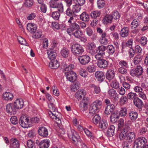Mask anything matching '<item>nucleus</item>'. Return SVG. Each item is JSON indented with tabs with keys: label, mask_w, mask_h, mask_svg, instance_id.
<instances>
[{
	"label": "nucleus",
	"mask_w": 148,
	"mask_h": 148,
	"mask_svg": "<svg viewBox=\"0 0 148 148\" xmlns=\"http://www.w3.org/2000/svg\"><path fill=\"white\" fill-rule=\"evenodd\" d=\"M129 116L131 120H135L137 117L138 114L136 112H131L129 114Z\"/></svg>",
	"instance_id": "obj_41"
},
{
	"label": "nucleus",
	"mask_w": 148,
	"mask_h": 148,
	"mask_svg": "<svg viewBox=\"0 0 148 148\" xmlns=\"http://www.w3.org/2000/svg\"><path fill=\"white\" fill-rule=\"evenodd\" d=\"M127 133H125L123 131L121 132L119 134V137L121 139H123L127 137Z\"/></svg>",
	"instance_id": "obj_61"
},
{
	"label": "nucleus",
	"mask_w": 148,
	"mask_h": 148,
	"mask_svg": "<svg viewBox=\"0 0 148 148\" xmlns=\"http://www.w3.org/2000/svg\"><path fill=\"white\" fill-rule=\"evenodd\" d=\"M27 146L29 148H35L34 143L30 140H28L27 143Z\"/></svg>",
	"instance_id": "obj_51"
},
{
	"label": "nucleus",
	"mask_w": 148,
	"mask_h": 148,
	"mask_svg": "<svg viewBox=\"0 0 148 148\" xmlns=\"http://www.w3.org/2000/svg\"><path fill=\"white\" fill-rule=\"evenodd\" d=\"M97 64L99 67L104 68L107 67L108 65L107 61L104 59L98 60Z\"/></svg>",
	"instance_id": "obj_19"
},
{
	"label": "nucleus",
	"mask_w": 148,
	"mask_h": 148,
	"mask_svg": "<svg viewBox=\"0 0 148 148\" xmlns=\"http://www.w3.org/2000/svg\"><path fill=\"white\" fill-rule=\"evenodd\" d=\"M49 145L48 140H43L40 142L39 147L40 148H48Z\"/></svg>",
	"instance_id": "obj_21"
},
{
	"label": "nucleus",
	"mask_w": 148,
	"mask_h": 148,
	"mask_svg": "<svg viewBox=\"0 0 148 148\" xmlns=\"http://www.w3.org/2000/svg\"><path fill=\"white\" fill-rule=\"evenodd\" d=\"M88 108V104L80 103L79 105V109L81 111L84 112Z\"/></svg>",
	"instance_id": "obj_40"
},
{
	"label": "nucleus",
	"mask_w": 148,
	"mask_h": 148,
	"mask_svg": "<svg viewBox=\"0 0 148 148\" xmlns=\"http://www.w3.org/2000/svg\"><path fill=\"white\" fill-rule=\"evenodd\" d=\"M142 60V56L139 55L136 56L134 59V62L135 65L139 64Z\"/></svg>",
	"instance_id": "obj_36"
},
{
	"label": "nucleus",
	"mask_w": 148,
	"mask_h": 148,
	"mask_svg": "<svg viewBox=\"0 0 148 148\" xmlns=\"http://www.w3.org/2000/svg\"><path fill=\"white\" fill-rule=\"evenodd\" d=\"M129 32V29L127 27H124L122 28L120 33L122 37H125L127 36Z\"/></svg>",
	"instance_id": "obj_26"
},
{
	"label": "nucleus",
	"mask_w": 148,
	"mask_h": 148,
	"mask_svg": "<svg viewBox=\"0 0 148 148\" xmlns=\"http://www.w3.org/2000/svg\"><path fill=\"white\" fill-rule=\"evenodd\" d=\"M119 117V114L117 111H115L112 113L110 116V121L113 123L116 122Z\"/></svg>",
	"instance_id": "obj_14"
},
{
	"label": "nucleus",
	"mask_w": 148,
	"mask_h": 148,
	"mask_svg": "<svg viewBox=\"0 0 148 148\" xmlns=\"http://www.w3.org/2000/svg\"><path fill=\"white\" fill-rule=\"evenodd\" d=\"M51 8H57L60 12L63 11V6L62 2L58 0H51L49 2Z\"/></svg>",
	"instance_id": "obj_4"
},
{
	"label": "nucleus",
	"mask_w": 148,
	"mask_h": 148,
	"mask_svg": "<svg viewBox=\"0 0 148 148\" xmlns=\"http://www.w3.org/2000/svg\"><path fill=\"white\" fill-rule=\"evenodd\" d=\"M112 17V18H114L115 19H117L119 18L120 17V15L118 12H114L111 15Z\"/></svg>",
	"instance_id": "obj_55"
},
{
	"label": "nucleus",
	"mask_w": 148,
	"mask_h": 148,
	"mask_svg": "<svg viewBox=\"0 0 148 148\" xmlns=\"http://www.w3.org/2000/svg\"><path fill=\"white\" fill-rule=\"evenodd\" d=\"M127 110L125 108H122L120 111V112H118L119 114V116H121V117H124L127 114Z\"/></svg>",
	"instance_id": "obj_50"
},
{
	"label": "nucleus",
	"mask_w": 148,
	"mask_h": 148,
	"mask_svg": "<svg viewBox=\"0 0 148 148\" xmlns=\"http://www.w3.org/2000/svg\"><path fill=\"white\" fill-rule=\"evenodd\" d=\"M61 53L63 57L66 58L68 56L69 51L66 48L64 47L61 50Z\"/></svg>",
	"instance_id": "obj_34"
},
{
	"label": "nucleus",
	"mask_w": 148,
	"mask_h": 148,
	"mask_svg": "<svg viewBox=\"0 0 148 148\" xmlns=\"http://www.w3.org/2000/svg\"><path fill=\"white\" fill-rule=\"evenodd\" d=\"M91 87L94 89V92L98 94L100 92V89L99 87L96 86L94 84H92Z\"/></svg>",
	"instance_id": "obj_52"
},
{
	"label": "nucleus",
	"mask_w": 148,
	"mask_h": 148,
	"mask_svg": "<svg viewBox=\"0 0 148 148\" xmlns=\"http://www.w3.org/2000/svg\"><path fill=\"white\" fill-rule=\"evenodd\" d=\"M101 102L98 100L93 103L89 108V112L87 114L89 118L92 117L94 114L99 111L101 108Z\"/></svg>",
	"instance_id": "obj_2"
},
{
	"label": "nucleus",
	"mask_w": 148,
	"mask_h": 148,
	"mask_svg": "<svg viewBox=\"0 0 148 148\" xmlns=\"http://www.w3.org/2000/svg\"><path fill=\"white\" fill-rule=\"evenodd\" d=\"M71 52L75 55H79L84 52L83 48L78 44H73L71 47Z\"/></svg>",
	"instance_id": "obj_5"
},
{
	"label": "nucleus",
	"mask_w": 148,
	"mask_h": 148,
	"mask_svg": "<svg viewBox=\"0 0 148 148\" xmlns=\"http://www.w3.org/2000/svg\"><path fill=\"white\" fill-rule=\"evenodd\" d=\"M78 60L82 64L86 65L90 62V58L88 55H85L79 56Z\"/></svg>",
	"instance_id": "obj_10"
},
{
	"label": "nucleus",
	"mask_w": 148,
	"mask_h": 148,
	"mask_svg": "<svg viewBox=\"0 0 148 148\" xmlns=\"http://www.w3.org/2000/svg\"><path fill=\"white\" fill-rule=\"evenodd\" d=\"M140 43L143 46H145L147 43V38L143 36L141 38L140 40Z\"/></svg>",
	"instance_id": "obj_53"
},
{
	"label": "nucleus",
	"mask_w": 148,
	"mask_h": 148,
	"mask_svg": "<svg viewBox=\"0 0 148 148\" xmlns=\"http://www.w3.org/2000/svg\"><path fill=\"white\" fill-rule=\"evenodd\" d=\"M135 135L134 132H129L127 133V139L129 140L130 142L132 141L134 139Z\"/></svg>",
	"instance_id": "obj_30"
},
{
	"label": "nucleus",
	"mask_w": 148,
	"mask_h": 148,
	"mask_svg": "<svg viewBox=\"0 0 148 148\" xmlns=\"http://www.w3.org/2000/svg\"><path fill=\"white\" fill-rule=\"evenodd\" d=\"M47 53L48 54V58L51 61L56 59V54L55 52L52 51H48Z\"/></svg>",
	"instance_id": "obj_33"
},
{
	"label": "nucleus",
	"mask_w": 148,
	"mask_h": 148,
	"mask_svg": "<svg viewBox=\"0 0 148 148\" xmlns=\"http://www.w3.org/2000/svg\"><path fill=\"white\" fill-rule=\"evenodd\" d=\"M133 102L135 105L138 108H141L143 106L141 101L138 97H135L134 99Z\"/></svg>",
	"instance_id": "obj_24"
},
{
	"label": "nucleus",
	"mask_w": 148,
	"mask_h": 148,
	"mask_svg": "<svg viewBox=\"0 0 148 148\" xmlns=\"http://www.w3.org/2000/svg\"><path fill=\"white\" fill-rule=\"evenodd\" d=\"M51 16L53 18L58 20L59 19L60 14L58 11L54 12L52 13Z\"/></svg>",
	"instance_id": "obj_48"
},
{
	"label": "nucleus",
	"mask_w": 148,
	"mask_h": 148,
	"mask_svg": "<svg viewBox=\"0 0 148 148\" xmlns=\"http://www.w3.org/2000/svg\"><path fill=\"white\" fill-rule=\"evenodd\" d=\"M80 86L79 83L77 82L74 85L71 86L70 88L71 91L75 92L79 89Z\"/></svg>",
	"instance_id": "obj_39"
},
{
	"label": "nucleus",
	"mask_w": 148,
	"mask_h": 148,
	"mask_svg": "<svg viewBox=\"0 0 148 148\" xmlns=\"http://www.w3.org/2000/svg\"><path fill=\"white\" fill-rule=\"evenodd\" d=\"M115 127L114 125H110L107 131V134L108 136L111 137L113 136L114 134Z\"/></svg>",
	"instance_id": "obj_32"
},
{
	"label": "nucleus",
	"mask_w": 148,
	"mask_h": 148,
	"mask_svg": "<svg viewBox=\"0 0 148 148\" xmlns=\"http://www.w3.org/2000/svg\"><path fill=\"white\" fill-rule=\"evenodd\" d=\"M96 77L98 79L99 81L102 82L104 77V74L103 72L100 71L96 72L95 74Z\"/></svg>",
	"instance_id": "obj_22"
},
{
	"label": "nucleus",
	"mask_w": 148,
	"mask_h": 148,
	"mask_svg": "<svg viewBox=\"0 0 148 148\" xmlns=\"http://www.w3.org/2000/svg\"><path fill=\"white\" fill-rule=\"evenodd\" d=\"M86 94V92L84 90H79L76 93L75 95V97L78 100H80L82 97H84Z\"/></svg>",
	"instance_id": "obj_13"
},
{
	"label": "nucleus",
	"mask_w": 148,
	"mask_h": 148,
	"mask_svg": "<svg viewBox=\"0 0 148 148\" xmlns=\"http://www.w3.org/2000/svg\"><path fill=\"white\" fill-rule=\"evenodd\" d=\"M147 142L146 139L144 138H140L135 141L134 145V148H143L144 144Z\"/></svg>",
	"instance_id": "obj_7"
},
{
	"label": "nucleus",
	"mask_w": 148,
	"mask_h": 148,
	"mask_svg": "<svg viewBox=\"0 0 148 148\" xmlns=\"http://www.w3.org/2000/svg\"><path fill=\"white\" fill-rule=\"evenodd\" d=\"M71 24L70 26V28L68 29L67 30V32L68 33L71 35V34L72 32L80 29V27L79 25L76 22H73H73L70 23Z\"/></svg>",
	"instance_id": "obj_9"
},
{
	"label": "nucleus",
	"mask_w": 148,
	"mask_h": 148,
	"mask_svg": "<svg viewBox=\"0 0 148 148\" xmlns=\"http://www.w3.org/2000/svg\"><path fill=\"white\" fill-rule=\"evenodd\" d=\"M108 124L107 123L103 120H101L100 121L99 123V127L102 129H106L107 127Z\"/></svg>",
	"instance_id": "obj_38"
},
{
	"label": "nucleus",
	"mask_w": 148,
	"mask_h": 148,
	"mask_svg": "<svg viewBox=\"0 0 148 148\" xmlns=\"http://www.w3.org/2000/svg\"><path fill=\"white\" fill-rule=\"evenodd\" d=\"M34 33V34L33 37L34 38H39L41 36V32L40 31H38L37 32H36L35 33Z\"/></svg>",
	"instance_id": "obj_57"
},
{
	"label": "nucleus",
	"mask_w": 148,
	"mask_h": 148,
	"mask_svg": "<svg viewBox=\"0 0 148 148\" xmlns=\"http://www.w3.org/2000/svg\"><path fill=\"white\" fill-rule=\"evenodd\" d=\"M131 24L132 25V28H135L138 26V23L136 19L134 20L131 23Z\"/></svg>",
	"instance_id": "obj_63"
},
{
	"label": "nucleus",
	"mask_w": 148,
	"mask_h": 148,
	"mask_svg": "<svg viewBox=\"0 0 148 148\" xmlns=\"http://www.w3.org/2000/svg\"><path fill=\"white\" fill-rule=\"evenodd\" d=\"M15 108H14L13 105L12 103H9L6 106V110L7 112L8 113H12Z\"/></svg>",
	"instance_id": "obj_37"
},
{
	"label": "nucleus",
	"mask_w": 148,
	"mask_h": 148,
	"mask_svg": "<svg viewBox=\"0 0 148 148\" xmlns=\"http://www.w3.org/2000/svg\"><path fill=\"white\" fill-rule=\"evenodd\" d=\"M107 51L110 55H112L114 52V48L112 45H108L106 47Z\"/></svg>",
	"instance_id": "obj_35"
},
{
	"label": "nucleus",
	"mask_w": 148,
	"mask_h": 148,
	"mask_svg": "<svg viewBox=\"0 0 148 148\" xmlns=\"http://www.w3.org/2000/svg\"><path fill=\"white\" fill-rule=\"evenodd\" d=\"M79 74L82 77H85L87 75L88 73L86 71L82 69L80 71Z\"/></svg>",
	"instance_id": "obj_60"
},
{
	"label": "nucleus",
	"mask_w": 148,
	"mask_h": 148,
	"mask_svg": "<svg viewBox=\"0 0 148 148\" xmlns=\"http://www.w3.org/2000/svg\"><path fill=\"white\" fill-rule=\"evenodd\" d=\"M33 3V0H25L24 4L26 7H30L32 5Z\"/></svg>",
	"instance_id": "obj_47"
},
{
	"label": "nucleus",
	"mask_w": 148,
	"mask_h": 148,
	"mask_svg": "<svg viewBox=\"0 0 148 148\" xmlns=\"http://www.w3.org/2000/svg\"><path fill=\"white\" fill-rule=\"evenodd\" d=\"M136 93H134L132 92H130L128 94L127 97L129 99H133L135 98V97L136 96Z\"/></svg>",
	"instance_id": "obj_56"
},
{
	"label": "nucleus",
	"mask_w": 148,
	"mask_h": 148,
	"mask_svg": "<svg viewBox=\"0 0 148 148\" xmlns=\"http://www.w3.org/2000/svg\"><path fill=\"white\" fill-rule=\"evenodd\" d=\"M80 6L78 4L73 5L72 10L73 13H77L80 11L81 8Z\"/></svg>",
	"instance_id": "obj_45"
},
{
	"label": "nucleus",
	"mask_w": 148,
	"mask_h": 148,
	"mask_svg": "<svg viewBox=\"0 0 148 148\" xmlns=\"http://www.w3.org/2000/svg\"><path fill=\"white\" fill-rule=\"evenodd\" d=\"M3 97L6 100H11L13 97L12 94L9 92H5L3 94Z\"/></svg>",
	"instance_id": "obj_29"
},
{
	"label": "nucleus",
	"mask_w": 148,
	"mask_h": 148,
	"mask_svg": "<svg viewBox=\"0 0 148 148\" xmlns=\"http://www.w3.org/2000/svg\"><path fill=\"white\" fill-rule=\"evenodd\" d=\"M118 71L119 73L123 74H126L127 73V69L123 67H120L119 68Z\"/></svg>",
	"instance_id": "obj_58"
},
{
	"label": "nucleus",
	"mask_w": 148,
	"mask_h": 148,
	"mask_svg": "<svg viewBox=\"0 0 148 148\" xmlns=\"http://www.w3.org/2000/svg\"><path fill=\"white\" fill-rule=\"evenodd\" d=\"M23 101L21 99H17L14 103V107L17 109H21L23 107Z\"/></svg>",
	"instance_id": "obj_12"
},
{
	"label": "nucleus",
	"mask_w": 148,
	"mask_h": 148,
	"mask_svg": "<svg viewBox=\"0 0 148 148\" xmlns=\"http://www.w3.org/2000/svg\"><path fill=\"white\" fill-rule=\"evenodd\" d=\"M101 118L98 114L95 115L93 117L92 120L93 123L95 125H97L101 120Z\"/></svg>",
	"instance_id": "obj_42"
},
{
	"label": "nucleus",
	"mask_w": 148,
	"mask_h": 148,
	"mask_svg": "<svg viewBox=\"0 0 148 148\" xmlns=\"http://www.w3.org/2000/svg\"><path fill=\"white\" fill-rule=\"evenodd\" d=\"M112 17L110 15H106L103 18V21L104 24L111 23L112 22Z\"/></svg>",
	"instance_id": "obj_28"
},
{
	"label": "nucleus",
	"mask_w": 148,
	"mask_h": 148,
	"mask_svg": "<svg viewBox=\"0 0 148 148\" xmlns=\"http://www.w3.org/2000/svg\"><path fill=\"white\" fill-rule=\"evenodd\" d=\"M49 112V114L50 117L55 121L58 125L59 127L62 124L61 121L62 115L60 113L56 110L54 105L52 103H50L48 105Z\"/></svg>",
	"instance_id": "obj_1"
},
{
	"label": "nucleus",
	"mask_w": 148,
	"mask_h": 148,
	"mask_svg": "<svg viewBox=\"0 0 148 148\" xmlns=\"http://www.w3.org/2000/svg\"><path fill=\"white\" fill-rule=\"evenodd\" d=\"M29 121V119L26 116H22L20 119L19 123L22 127L27 128L28 127Z\"/></svg>",
	"instance_id": "obj_11"
},
{
	"label": "nucleus",
	"mask_w": 148,
	"mask_h": 148,
	"mask_svg": "<svg viewBox=\"0 0 148 148\" xmlns=\"http://www.w3.org/2000/svg\"><path fill=\"white\" fill-rule=\"evenodd\" d=\"M10 120L11 123L14 124H16L18 123L17 118L16 116H12Z\"/></svg>",
	"instance_id": "obj_62"
},
{
	"label": "nucleus",
	"mask_w": 148,
	"mask_h": 148,
	"mask_svg": "<svg viewBox=\"0 0 148 148\" xmlns=\"http://www.w3.org/2000/svg\"><path fill=\"white\" fill-rule=\"evenodd\" d=\"M12 143L10 144V147L12 148H18L20 145L19 141L16 138H12L11 140Z\"/></svg>",
	"instance_id": "obj_20"
},
{
	"label": "nucleus",
	"mask_w": 148,
	"mask_h": 148,
	"mask_svg": "<svg viewBox=\"0 0 148 148\" xmlns=\"http://www.w3.org/2000/svg\"><path fill=\"white\" fill-rule=\"evenodd\" d=\"M111 87L115 89H117L119 88V84L118 82L115 81H113L110 84Z\"/></svg>",
	"instance_id": "obj_54"
},
{
	"label": "nucleus",
	"mask_w": 148,
	"mask_h": 148,
	"mask_svg": "<svg viewBox=\"0 0 148 148\" xmlns=\"http://www.w3.org/2000/svg\"><path fill=\"white\" fill-rule=\"evenodd\" d=\"M49 66L51 69H56L59 66V63L56 59L51 60L49 63Z\"/></svg>",
	"instance_id": "obj_16"
},
{
	"label": "nucleus",
	"mask_w": 148,
	"mask_h": 148,
	"mask_svg": "<svg viewBox=\"0 0 148 148\" xmlns=\"http://www.w3.org/2000/svg\"><path fill=\"white\" fill-rule=\"evenodd\" d=\"M106 49V47L104 46L103 45H101L98 47V52L100 54H105L104 51Z\"/></svg>",
	"instance_id": "obj_46"
},
{
	"label": "nucleus",
	"mask_w": 148,
	"mask_h": 148,
	"mask_svg": "<svg viewBox=\"0 0 148 148\" xmlns=\"http://www.w3.org/2000/svg\"><path fill=\"white\" fill-rule=\"evenodd\" d=\"M27 29L30 33H34L37 31L36 25L33 23H29L27 24Z\"/></svg>",
	"instance_id": "obj_15"
},
{
	"label": "nucleus",
	"mask_w": 148,
	"mask_h": 148,
	"mask_svg": "<svg viewBox=\"0 0 148 148\" xmlns=\"http://www.w3.org/2000/svg\"><path fill=\"white\" fill-rule=\"evenodd\" d=\"M75 31L72 32L71 34L73 35L75 38H79L82 37L83 34L82 31L79 29H78Z\"/></svg>",
	"instance_id": "obj_25"
},
{
	"label": "nucleus",
	"mask_w": 148,
	"mask_h": 148,
	"mask_svg": "<svg viewBox=\"0 0 148 148\" xmlns=\"http://www.w3.org/2000/svg\"><path fill=\"white\" fill-rule=\"evenodd\" d=\"M143 72V68L140 66H137L135 69H132L130 72V75L133 76H138L141 75Z\"/></svg>",
	"instance_id": "obj_8"
},
{
	"label": "nucleus",
	"mask_w": 148,
	"mask_h": 148,
	"mask_svg": "<svg viewBox=\"0 0 148 148\" xmlns=\"http://www.w3.org/2000/svg\"><path fill=\"white\" fill-rule=\"evenodd\" d=\"M18 40L19 43L21 45H27V43L25 39L23 38L19 37L18 38Z\"/></svg>",
	"instance_id": "obj_49"
},
{
	"label": "nucleus",
	"mask_w": 148,
	"mask_h": 148,
	"mask_svg": "<svg viewBox=\"0 0 148 148\" xmlns=\"http://www.w3.org/2000/svg\"><path fill=\"white\" fill-rule=\"evenodd\" d=\"M81 20L84 21H88L89 20V16L86 12H84L80 16Z\"/></svg>",
	"instance_id": "obj_27"
},
{
	"label": "nucleus",
	"mask_w": 148,
	"mask_h": 148,
	"mask_svg": "<svg viewBox=\"0 0 148 148\" xmlns=\"http://www.w3.org/2000/svg\"><path fill=\"white\" fill-rule=\"evenodd\" d=\"M87 71L90 73L94 72L96 69L95 66L93 64L89 65L87 68Z\"/></svg>",
	"instance_id": "obj_44"
},
{
	"label": "nucleus",
	"mask_w": 148,
	"mask_h": 148,
	"mask_svg": "<svg viewBox=\"0 0 148 148\" xmlns=\"http://www.w3.org/2000/svg\"><path fill=\"white\" fill-rule=\"evenodd\" d=\"M118 130H121L125 124L124 119H121L118 121Z\"/></svg>",
	"instance_id": "obj_43"
},
{
	"label": "nucleus",
	"mask_w": 148,
	"mask_h": 148,
	"mask_svg": "<svg viewBox=\"0 0 148 148\" xmlns=\"http://www.w3.org/2000/svg\"><path fill=\"white\" fill-rule=\"evenodd\" d=\"M73 11L71 10L70 8H68L66 11V14L67 16L70 17L68 21L69 23H71L73 22V20L74 18L73 17L74 16V13Z\"/></svg>",
	"instance_id": "obj_18"
},
{
	"label": "nucleus",
	"mask_w": 148,
	"mask_h": 148,
	"mask_svg": "<svg viewBox=\"0 0 148 148\" xmlns=\"http://www.w3.org/2000/svg\"><path fill=\"white\" fill-rule=\"evenodd\" d=\"M114 71L112 70H109L107 71L106 74V78L109 80H111L113 78L114 76Z\"/></svg>",
	"instance_id": "obj_23"
},
{
	"label": "nucleus",
	"mask_w": 148,
	"mask_h": 148,
	"mask_svg": "<svg viewBox=\"0 0 148 148\" xmlns=\"http://www.w3.org/2000/svg\"><path fill=\"white\" fill-rule=\"evenodd\" d=\"M52 89H53V94L56 96H58L59 95V92L58 91L55 85L52 87Z\"/></svg>",
	"instance_id": "obj_64"
},
{
	"label": "nucleus",
	"mask_w": 148,
	"mask_h": 148,
	"mask_svg": "<svg viewBox=\"0 0 148 148\" xmlns=\"http://www.w3.org/2000/svg\"><path fill=\"white\" fill-rule=\"evenodd\" d=\"M103 1V0H98L97 1L98 6L99 8H103L105 4Z\"/></svg>",
	"instance_id": "obj_59"
},
{
	"label": "nucleus",
	"mask_w": 148,
	"mask_h": 148,
	"mask_svg": "<svg viewBox=\"0 0 148 148\" xmlns=\"http://www.w3.org/2000/svg\"><path fill=\"white\" fill-rule=\"evenodd\" d=\"M71 67L69 66L65 68V71H67V72H65V73L67 79L71 82H73L75 81L77 79L76 74L73 71H71Z\"/></svg>",
	"instance_id": "obj_3"
},
{
	"label": "nucleus",
	"mask_w": 148,
	"mask_h": 148,
	"mask_svg": "<svg viewBox=\"0 0 148 148\" xmlns=\"http://www.w3.org/2000/svg\"><path fill=\"white\" fill-rule=\"evenodd\" d=\"M101 12L98 11H94L90 13V16L91 18L96 19L99 17L101 14Z\"/></svg>",
	"instance_id": "obj_31"
},
{
	"label": "nucleus",
	"mask_w": 148,
	"mask_h": 148,
	"mask_svg": "<svg viewBox=\"0 0 148 148\" xmlns=\"http://www.w3.org/2000/svg\"><path fill=\"white\" fill-rule=\"evenodd\" d=\"M68 136L70 138H71L73 143L75 145H79L81 143L79 136L75 132L71 131L69 132Z\"/></svg>",
	"instance_id": "obj_6"
},
{
	"label": "nucleus",
	"mask_w": 148,
	"mask_h": 148,
	"mask_svg": "<svg viewBox=\"0 0 148 148\" xmlns=\"http://www.w3.org/2000/svg\"><path fill=\"white\" fill-rule=\"evenodd\" d=\"M38 133L41 136L46 137L48 135V132L47 129L44 127H40L38 130Z\"/></svg>",
	"instance_id": "obj_17"
}]
</instances>
